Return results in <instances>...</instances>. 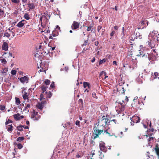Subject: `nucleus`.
I'll use <instances>...</instances> for the list:
<instances>
[{
    "mask_svg": "<svg viewBox=\"0 0 159 159\" xmlns=\"http://www.w3.org/2000/svg\"><path fill=\"white\" fill-rule=\"evenodd\" d=\"M109 118V116L108 115L103 116L102 119L98 121V126L103 128L107 127L108 125H110Z\"/></svg>",
    "mask_w": 159,
    "mask_h": 159,
    "instance_id": "obj_1",
    "label": "nucleus"
},
{
    "mask_svg": "<svg viewBox=\"0 0 159 159\" xmlns=\"http://www.w3.org/2000/svg\"><path fill=\"white\" fill-rule=\"evenodd\" d=\"M117 103H118L117 106L115 107L116 110L117 112V114L121 113V112L124 111L125 107V103L123 101L122 102H116Z\"/></svg>",
    "mask_w": 159,
    "mask_h": 159,
    "instance_id": "obj_2",
    "label": "nucleus"
},
{
    "mask_svg": "<svg viewBox=\"0 0 159 159\" xmlns=\"http://www.w3.org/2000/svg\"><path fill=\"white\" fill-rule=\"evenodd\" d=\"M98 128L100 129L97 128H94V133L95 134V136H94L93 139H95L98 137V135H100L102 133L104 132L103 128L98 126Z\"/></svg>",
    "mask_w": 159,
    "mask_h": 159,
    "instance_id": "obj_3",
    "label": "nucleus"
},
{
    "mask_svg": "<svg viewBox=\"0 0 159 159\" xmlns=\"http://www.w3.org/2000/svg\"><path fill=\"white\" fill-rule=\"evenodd\" d=\"M104 132L106 134H107L109 136H112L115 135L113 131L111 130V129L108 127L103 128Z\"/></svg>",
    "mask_w": 159,
    "mask_h": 159,
    "instance_id": "obj_4",
    "label": "nucleus"
},
{
    "mask_svg": "<svg viewBox=\"0 0 159 159\" xmlns=\"http://www.w3.org/2000/svg\"><path fill=\"white\" fill-rule=\"evenodd\" d=\"M38 115V112H36L34 110H33L32 112V114L31 116V118L33 119L34 120H38L40 119V116H37Z\"/></svg>",
    "mask_w": 159,
    "mask_h": 159,
    "instance_id": "obj_5",
    "label": "nucleus"
},
{
    "mask_svg": "<svg viewBox=\"0 0 159 159\" xmlns=\"http://www.w3.org/2000/svg\"><path fill=\"white\" fill-rule=\"evenodd\" d=\"M80 23L76 21H74L71 25V28L73 30H76L79 28Z\"/></svg>",
    "mask_w": 159,
    "mask_h": 159,
    "instance_id": "obj_6",
    "label": "nucleus"
},
{
    "mask_svg": "<svg viewBox=\"0 0 159 159\" xmlns=\"http://www.w3.org/2000/svg\"><path fill=\"white\" fill-rule=\"evenodd\" d=\"M101 151L106 152L107 151V148L105 146V143L104 142H102L99 144V146Z\"/></svg>",
    "mask_w": 159,
    "mask_h": 159,
    "instance_id": "obj_7",
    "label": "nucleus"
},
{
    "mask_svg": "<svg viewBox=\"0 0 159 159\" xmlns=\"http://www.w3.org/2000/svg\"><path fill=\"white\" fill-rule=\"evenodd\" d=\"M133 120H135V121L132 120L131 121L130 123L131 125H134V123L135 122L136 123H137L140 122V118L138 116H135L133 117Z\"/></svg>",
    "mask_w": 159,
    "mask_h": 159,
    "instance_id": "obj_8",
    "label": "nucleus"
},
{
    "mask_svg": "<svg viewBox=\"0 0 159 159\" xmlns=\"http://www.w3.org/2000/svg\"><path fill=\"white\" fill-rule=\"evenodd\" d=\"M153 32H152L150 34V35H151V36H152V39L153 40V41H154L155 42L159 41V37H157V34L156 33V35H153Z\"/></svg>",
    "mask_w": 159,
    "mask_h": 159,
    "instance_id": "obj_9",
    "label": "nucleus"
},
{
    "mask_svg": "<svg viewBox=\"0 0 159 159\" xmlns=\"http://www.w3.org/2000/svg\"><path fill=\"white\" fill-rule=\"evenodd\" d=\"M147 132L148 135H146L147 137H148V136H151L153 134V133L155 132L154 129L152 128L149 129L147 131Z\"/></svg>",
    "mask_w": 159,
    "mask_h": 159,
    "instance_id": "obj_10",
    "label": "nucleus"
},
{
    "mask_svg": "<svg viewBox=\"0 0 159 159\" xmlns=\"http://www.w3.org/2000/svg\"><path fill=\"white\" fill-rule=\"evenodd\" d=\"M13 116L16 120H20V119H22L24 117L23 116H20V114L19 113L14 115Z\"/></svg>",
    "mask_w": 159,
    "mask_h": 159,
    "instance_id": "obj_11",
    "label": "nucleus"
},
{
    "mask_svg": "<svg viewBox=\"0 0 159 159\" xmlns=\"http://www.w3.org/2000/svg\"><path fill=\"white\" fill-rule=\"evenodd\" d=\"M28 78L25 76H24V77H21L20 79V81L22 83H27L28 82Z\"/></svg>",
    "mask_w": 159,
    "mask_h": 159,
    "instance_id": "obj_12",
    "label": "nucleus"
},
{
    "mask_svg": "<svg viewBox=\"0 0 159 159\" xmlns=\"http://www.w3.org/2000/svg\"><path fill=\"white\" fill-rule=\"evenodd\" d=\"M40 19L41 22V23H46V22L48 21V19H47L46 16H45L43 15L40 17Z\"/></svg>",
    "mask_w": 159,
    "mask_h": 159,
    "instance_id": "obj_13",
    "label": "nucleus"
},
{
    "mask_svg": "<svg viewBox=\"0 0 159 159\" xmlns=\"http://www.w3.org/2000/svg\"><path fill=\"white\" fill-rule=\"evenodd\" d=\"M2 49L5 51H7L8 48V45L7 42H4L2 44Z\"/></svg>",
    "mask_w": 159,
    "mask_h": 159,
    "instance_id": "obj_14",
    "label": "nucleus"
},
{
    "mask_svg": "<svg viewBox=\"0 0 159 159\" xmlns=\"http://www.w3.org/2000/svg\"><path fill=\"white\" fill-rule=\"evenodd\" d=\"M41 61V62H40V66L43 70V69L45 71L47 68H48V65L47 64L45 65L44 62H42V61Z\"/></svg>",
    "mask_w": 159,
    "mask_h": 159,
    "instance_id": "obj_15",
    "label": "nucleus"
},
{
    "mask_svg": "<svg viewBox=\"0 0 159 159\" xmlns=\"http://www.w3.org/2000/svg\"><path fill=\"white\" fill-rule=\"evenodd\" d=\"M26 21L25 20H22L19 22L16 25V26L19 28L22 27L25 24V23Z\"/></svg>",
    "mask_w": 159,
    "mask_h": 159,
    "instance_id": "obj_16",
    "label": "nucleus"
},
{
    "mask_svg": "<svg viewBox=\"0 0 159 159\" xmlns=\"http://www.w3.org/2000/svg\"><path fill=\"white\" fill-rule=\"evenodd\" d=\"M149 137V138L148 139V144L150 146L151 144L154 141V140L155 139L154 137H152L151 136Z\"/></svg>",
    "mask_w": 159,
    "mask_h": 159,
    "instance_id": "obj_17",
    "label": "nucleus"
},
{
    "mask_svg": "<svg viewBox=\"0 0 159 159\" xmlns=\"http://www.w3.org/2000/svg\"><path fill=\"white\" fill-rule=\"evenodd\" d=\"M100 76H101L102 79H105L107 78L108 77L107 76L106 73L104 71H102L100 74Z\"/></svg>",
    "mask_w": 159,
    "mask_h": 159,
    "instance_id": "obj_18",
    "label": "nucleus"
},
{
    "mask_svg": "<svg viewBox=\"0 0 159 159\" xmlns=\"http://www.w3.org/2000/svg\"><path fill=\"white\" fill-rule=\"evenodd\" d=\"M153 40L152 39L150 40V41H148V44L149 46L151 48H153L155 46V43H154Z\"/></svg>",
    "mask_w": 159,
    "mask_h": 159,
    "instance_id": "obj_19",
    "label": "nucleus"
},
{
    "mask_svg": "<svg viewBox=\"0 0 159 159\" xmlns=\"http://www.w3.org/2000/svg\"><path fill=\"white\" fill-rule=\"evenodd\" d=\"M147 54H148V57L149 60L153 61L155 60V57L153 54L151 55L150 54H149L148 53H147Z\"/></svg>",
    "mask_w": 159,
    "mask_h": 159,
    "instance_id": "obj_20",
    "label": "nucleus"
},
{
    "mask_svg": "<svg viewBox=\"0 0 159 159\" xmlns=\"http://www.w3.org/2000/svg\"><path fill=\"white\" fill-rule=\"evenodd\" d=\"M13 126L12 125H6V129L9 132H11L13 130Z\"/></svg>",
    "mask_w": 159,
    "mask_h": 159,
    "instance_id": "obj_21",
    "label": "nucleus"
},
{
    "mask_svg": "<svg viewBox=\"0 0 159 159\" xmlns=\"http://www.w3.org/2000/svg\"><path fill=\"white\" fill-rule=\"evenodd\" d=\"M154 150L156 153L159 159V148L158 147V144L156 145L155 147Z\"/></svg>",
    "mask_w": 159,
    "mask_h": 159,
    "instance_id": "obj_22",
    "label": "nucleus"
},
{
    "mask_svg": "<svg viewBox=\"0 0 159 159\" xmlns=\"http://www.w3.org/2000/svg\"><path fill=\"white\" fill-rule=\"evenodd\" d=\"M37 108L42 110L43 107V104L42 102H39L36 105Z\"/></svg>",
    "mask_w": 159,
    "mask_h": 159,
    "instance_id": "obj_23",
    "label": "nucleus"
},
{
    "mask_svg": "<svg viewBox=\"0 0 159 159\" xmlns=\"http://www.w3.org/2000/svg\"><path fill=\"white\" fill-rule=\"evenodd\" d=\"M28 7L30 9H34L35 8V6L34 3H30L28 4Z\"/></svg>",
    "mask_w": 159,
    "mask_h": 159,
    "instance_id": "obj_24",
    "label": "nucleus"
},
{
    "mask_svg": "<svg viewBox=\"0 0 159 159\" xmlns=\"http://www.w3.org/2000/svg\"><path fill=\"white\" fill-rule=\"evenodd\" d=\"M139 55L141 57H143L145 56L147 57V55L145 53H144V52L141 50H139Z\"/></svg>",
    "mask_w": 159,
    "mask_h": 159,
    "instance_id": "obj_25",
    "label": "nucleus"
},
{
    "mask_svg": "<svg viewBox=\"0 0 159 159\" xmlns=\"http://www.w3.org/2000/svg\"><path fill=\"white\" fill-rule=\"evenodd\" d=\"M148 21L147 20H143L141 21L140 22V24L141 25H145L146 24H147V25H148Z\"/></svg>",
    "mask_w": 159,
    "mask_h": 159,
    "instance_id": "obj_26",
    "label": "nucleus"
},
{
    "mask_svg": "<svg viewBox=\"0 0 159 159\" xmlns=\"http://www.w3.org/2000/svg\"><path fill=\"white\" fill-rule=\"evenodd\" d=\"M15 99L16 104L17 105L20 104V101L19 98H18L16 97Z\"/></svg>",
    "mask_w": 159,
    "mask_h": 159,
    "instance_id": "obj_27",
    "label": "nucleus"
},
{
    "mask_svg": "<svg viewBox=\"0 0 159 159\" xmlns=\"http://www.w3.org/2000/svg\"><path fill=\"white\" fill-rule=\"evenodd\" d=\"M24 17L25 19L27 20H29L30 19L29 15L27 13H25L24 14Z\"/></svg>",
    "mask_w": 159,
    "mask_h": 159,
    "instance_id": "obj_28",
    "label": "nucleus"
},
{
    "mask_svg": "<svg viewBox=\"0 0 159 159\" xmlns=\"http://www.w3.org/2000/svg\"><path fill=\"white\" fill-rule=\"evenodd\" d=\"M47 87L46 86L44 85H43L41 87V90L42 91L43 93H44V92H45L47 88Z\"/></svg>",
    "mask_w": 159,
    "mask_h": 159,
    "instance_id": "obj_29",
    "label": "nucleus"
},
{
    "mask_svg": "<svg viewBox=\"0 0 159 159\" xmlns=\"http://www.w3.org/2000/svg\"><path fill=\"white\" fill-rule=\"evenodd\" d=\"M30 107V105L29 104H28L25 107V108L23 111H26L27 112H28L29 111V109Z\"/></svg>",
    "mask_w": 159,
    "mask_h": 159,
    "instance_id": "obj_30",
    "label": "nucleus"
},
{
    "mask_svg": "<svg viewBox=\"0 0 159 159\" xmlns=\"http://www.w3.org/2000/svg\"><path fill=\"white\" fill-rule=\"evenodd\" d=\"M28 95L27 94V93L25 92H24V93L23 97V98L25 100V99H28Z\"/></svg>",
    "mask_w": 159,
    "mask_h": 159,
    "instance_id": "obj_31",
    "label": "nucleus"
},
{
    "mask_svg": "<svg viewBox=\"0 0 159 159\" xmlns=\"http://www.w3.org/2000/svg\"><path fill=\"white\" fill-rule=\"evenodd\" d=\"M136 36L137 38H139V39L142 38V35L139 32H137L136 34Z\"/></svg>",
    "mask_w": 159,
    "mask_h": 159,
    "instance_id": "obj_32",
    "label": "nucleus"
},
{
    "mask_svg": "<svg viewBox=\"0 0 159 159\" xmlns=\"http://www.w3.org/2000/svg\"><path fill=\"white\" fill-rule=\"evenodd\" d=\"M25 138L24 137H20L17 138L16 139L17 141L20 142L24 139Z\"/></svg>",
    "mask_w": 159,
    "mask_h": 159,
    "instance_id": "obj_33",
    "label": "nucleus"
},
{
    "mask_svg": "<svg viewBox=\"0 0 159 159\" xmlns=\"http://www.w3.org/2000/svg\"><path fill=\"white\" fill-rule=\"evenodd\" d=\"M93 30V25H90L88 27L87 30L88 31H91V32H92Z\"/></svg>",
    "mask_w": 159,
    "mask_h": 159,
    "instance_id": "obj_34",
    "label": "nucleus"
},
{
    "mask_svg": "<svg viewBox=\"0 0 159 159\" xmlns=\"http://www.w3.org/2000/svg\"><path fill=\"white\" fill-rule=\"evenodd\" d=\"M3 36L4 37H7V38H9L10 36V34L8 33L7 31H6V32L4 34Z\"/></svg>",
    "mask_w": 159,
    "mask_h": 159,
    "instance_id": "obj_35",
    "label": "nucleus"
},
{
    "mask_svg": "<svg viewBox=\"0 0 159 159\" xmlns=\"http://www.w3.org/2000/svg\"><path fill=\"white\" fill-rule=\"evenodd\" d=\"M78 103L80 106L83 107V100L82 99H80L79 100Z\"/></svg>",
    "mask_w": 159,
    "mask_h": 159,
    "instance_id": "obj_36",
    "label": "nucleus"
},
{
    "mask_svg": "<svg viewBox=\"0 0 159 159\" xmlns=\"http://www.w3.org/2000/svg\"><path fill=\"white\" fill-rule=\"evenodd\" d=\"M137 67V65L136 64V62H135V64L133 65H130L129 66V67L132 70H134L135 67Z\"/></svg>",
    "mask_w": 159,
    "mask_h": 159,
    "instance_id": "obj_37",
    "label": "nucleus"
},
{
    "mask_svg": "<svg viewBox=\"0 0 159 159\" xmlns=\"http://www.w3.org/2000/svg\"><path fill=\"white\" fill-rule=\"evenodd\" d=\"M17 129L20 131H23V128L22 125H21L18 126L17 127Z\"/></svg>",
    "mask_w": 159,
    "mask_h": 159,
    "instance_id": "obj_38",
    "label": "nucleus"
},
{
    "mask_svg": "<svg viewBox=\"0 0 159 159\" xmlns=\"http://www.w3.org/2000/svg\"><path fill=\"white\" fill-rule=\"evenodd\" d=\"M106 61V59L105 58L103 59L102 60H100L99 62V65H100Z\"/></svg>",
    "mask_w": 159,
    "mask_h": 159,
    "instance_id": "obj_39",
    "label": "nucleus"
},
{
    "mask_svg": "<svg viewBox=\"0 0 159 159\" xmlns=\"http://www.w3.org/2000/svg\"><path fill=\"white\" fill-rule=\"evenodd\" d=\"M44 83L47 85H49L50 83V81L46 79L45 80Z\"/></svg>",
    "mask_w": 159,
    "mask_h": 159,
    "instance_id": "obj_40",
    "label": "nucleus"
},
{
    "mask_svg": "<svg viewBox=\"0 0 159 159\" xmlns=\"http://www.w3.org/2000/svg\"><path fill=\"white\" fill-rule=\"evenodd\" d=\"M100 152V154L99 155V158L102 159L104 157V155L101 152H100V151L99 152Z\"/></svg>",
    "mask_w": 159,
    "mask_h": 159,
    "instance_id": "obj_41",
    "label": "nucleus"
},
{
    "mask_svg": "<svg viewBox=\"0 0 159 159\" xmlns=\"http://www.w3.org/2000/svg\"><path fill=\"white\" fill-rule=\"evenodd\" d=\"M89 83L84 82H83V85L84 88H85L86 87H87V86L88 85Z\"/></svg>",
    "mask_w": 159,
    "mask_h": 159,
    "instance_id": "obj_42",
    "label": "nucleus"
},
{
    "mask_svg": "<svg viewBox=\"0 0 159 159\" xmlns=\"http://www.w3.org/2000/svg\"><path fill=\"white\" fill-rule=\"evenodd\" d=\"M5 108V106L3 105H0V110H4Z\"/></svg>",
    "mask_w": 159,
    "mask_h": 159,
    "instance_id": "obj_43",
    "label": "nucleus"
},
{
    "mask_svg": "<svg viewBox=\"0 0 159 159\" xmlns=\"http://www.w3.org/2000/svg\"><path fill=\"white\" fill-rule=\"evenodd\" d=\"M12 121L10 120H8L7 121H6L5 122V125H7L8 124L10 123H12Z\"/></svg>",
    "mask_w": 159,
    "mask_h": 159,
    "instance_id": "obj_44",
    "label": "nucleus"
},
{
    "mask_svg": "<svg viewBox=\"0 0 159 159\" xmlns=\"http://www.w3.org/2000/svg\"><path fill=\"white\" fill-rule=\"evenodd\" d=\"M158 75V73L157 72H155L154 75L152 76L153 78L154 79L157 78V76Z\"/></svg>",
    "mask_w": 159,
    "mask_h": 159,
    "instance_id": "obj_45",
    "label": "nucleus"
},
{
    "mask_svg": "<svg viewBox=\"0 0 159 159\" xmlns=\"http://www.w3.org/2000/svg\"><path fill=\"white\" fill-rule=\"evenodd\" d=\"M70 123L69 122H67L66 124H64L63 126L64 127H68L70 126Z\"/></svg>",
    "mask_w": 159,
    "mask_h": 159,
    "instance_id": "obj_46",
    "label": "nucleus"
},
{
    "mask_svg": "<svg viewBox=\"0 0 159 159\" xmlns=\"http://www.w3.org/2000/svg\"><path fill=\"white\" fill-rule=\"evenodd\" d=\"M11 2L16 4L18 3L19 2V0H11Z\"/></svg>",
    "mask_w": 159,
    "mask_h": 159,
    "instance_id": "obj_47",
    "label": "nucleus"
},
{
    "mask_svg": "<svg viewBox=\"0 0 159 159\" xmlns=\"http://www.w3.org/2000/svg\"><path fill=\"white\" fill-rule=\"evenodd\" d=\"M45 16H46L47 19H49L50 18V16L48 15L47 13H45L43 15Z\"/></svg>",
    "mask_w": 159,
    "mask_h": 159,
    "instance_id": "obj_48",
    "label": "nucleus"
},
{
    "mask_svg": "<svg viewBox=\"0 0 159 159\" xmlns=\"http://www.w3.org/2000/svg\"><path fill=\"white\" fill-rule=\"evenodd\" d=\"M17 147L19 149H20L23 147V146L21 144L18 143L17 145Z\"/></svg>",
    "mask_w": 159,
    "mask_h": 159,
    "instance_id": "obj_49",
    "label": "nucleus"
},
{
    "mask_svg": "<svg viewBox=\"0 0 159 159\" xmlns=\"http://www.w3.org/2000/svg\"><path fill=\"white\" fill-rule=\"evenodd\" d=\"M102 27L101 25H98L97 27V30L98 32H100V30L102 29Z\"/></svg>",
    "mask_w": 159,
    "mask_h": 159,
    "instance_id": "obj_50",
    "label": "nucleus"
},
{
    "mask_svg": "<svg viewBox=\"0 0 159 159\" xmlns=\"http://www.w3.org/2000/svg\"><path fill=\"white\" fill-rule=\"evenodd\" d=\"M80 121L78 120H76L75 122V125H78L79 127L80 126Z\"/></svg>",
    "mask_w": 159,
    "mask_h": 159,
    "instance_id": "obj_51",
    "label": "nucleus"
},
{
    "mask_svg": "<svg viewBox=\"0 0 159 159\" xmlns=\"http://www.w3.org/2000/svg\"><path fill=\"white\" fill-rule=\"evenodd\" d=\"M113 122L114 124H116L117 123V120L116 119H113L110 120V122Z\"/></svg>",
    "mask_w": 159,
    "mask_h": 159,
    "instance_id": "obj_52",
    "label": "nucleus"
},
{
    "mask_svg": "<svg viewBox=\"0 0 159 159\" xmlns=\"http://www.w3.org/2000/svg\"><path fill=\"white\" fill-rule=\"evenodd\" d=\"M1 61H2V63L4 64H6L7 62V61L4 58H3V59H2Z\"/></svg>",
    "mask_w": 159,
    "mask_h": 159,
    "instance_id": "obj_53",
    "label": "nucleus"
},
{
    "mask_svg": "<svg viewBox=\"0 0 159 159\" xmlns=\"http://www.w3.org/2000/svg\"><path fill=\"white\" fill-rule=\"evenodd\" d=\"M11 74L12 75H15L16 73V71L15 70H12L11 72Z\"/></svg>",
    "mask_w": 159,
    "mask_h": 159,
    "instance_id": "obj_54",
    "label": "nucleus"
},
{
    "mask_svg": "<svg viewBox=\"0 0 159 159\" xmlns=\"http://www.w3.org/2000/svg\"><path fill=\"white\" fill-rule=\"evenodd\" d=\"M52 93L51 92H49L48 94L47 97L49 98H50L52 96Z\"/></svg>",
    "mask_w": 159,
    "mask_h": 159,
    "instance_id": "obj_55",
    "label": "nucleus"
},
{
    "mask_svg": "<svg viewBox=\"0 0 159 159\" xmlns=\"http://www.w3.org/2000/svg\"><path fill=\"white\" fill-rule=\"evenodd\" d=\"M116 32L115 31H112L111 33L110 34V35L112 37L114 35L115 33Z\"/></svg>",
    "mask_w": 159,
    "mask_h": 159,
    "instance_id": "obj_56",
    "label": "nucleus"
},
{
    "mask_svg": "<svg viewBox=\"0 0 159 159\" xmlns=\"http://www.w3.org/2000/svg\"><path fill=\"white\" fill-rule=\"evenodd\" d=\"M55 87L54 86V82H52V83L50 85V87H51L52 88H53Z\"/></svg>",
    "mask_w": 159,
    "mask_h": 159,
    "instance_id": "obj_57",
    "label": "nucleus"
},
{
    "mask_svg": "<svg viewBox=\"0 0 159 159\" xmlns=\"http://www.w3.org/2000/svg\"><path fill=\"white\" fill-rule=\"evenodd\" d=\"M113 65L116 66L117 65V62L116 61H114L113 62Z\"/></svg>",
    "mask_w": 159,
    "mask_h": 159,
    "instance_id": "obj_58",
    "label": "nucleus"
},
{
    "mask_svg": "<svg viewBox=\"0 0 159 159\" xmlns=\"http://www.w3.org/2000/svg\"><path fill=\"white\" fill-rule=\"evenodd\" d=\"M88 42V40H86L85 41L84 43L83 44V45H86L87 44V43Z\"/></svg>",
    "mask_w": 159,
    "mask_h": 159,
    "instance_id": "obj_59",
    "label": "nucleus"
},
{
    "mask_svg": "<svg viewBox=\"0 0 159 159\" xmlns=\"http://www.w3.org/2000/svg\"><path fill=\"white\" fill-rule=\"evenodd\" d=\"M22 126H23V128H24V129H27L29 128L28 126H25V125H23V126L22 125Z\"/></svg>",
    "mask_w": 159,
    "mask_h": 159,
    "instance_id": "obj_60",
    "label": "nucleus"
},
{
    "mask_svg": "<svg viewBox=\"0 0 159 159\" xmlns=\"http://www.w3.org/2000/svg\"><path fill=\"white\" fill-rule=\"evenodd\" d=\"M102 32L101 35H102V36L104 34V31L105 30V29H102Z\"/></svg>",
    "mask_w": 159,
    "mask_h": 159,
    "instance_id": "obj_61",
    "label": "nucleus"
},
{
    "mask_svg": "<svg viewBox=\"0 0 159 159\" xmlns=\"http://www.w3.org/2000/svg\"><path fill=\"white\" fill-rule=\"evenodd\" d=\"M92 96L94 98H95L96 94L95 93H93L92 94Z\"/></svg>",
    "mask_w": 159,
    "mask_h": 159,
    "instance_id": "obj_62",
    "label": "nucleus"
},
{
    "mask_svg": "<svg viewBox=\"0 0 159 159\" xmlns=\"http://www.w3.org/2000/svg\"><path fill=\"white\" fill-rule=\"evenodd\" d=\"M52 37H55L57 35L53 32L52 34Z\"/></svg>",
    "mask_w": 159,
    "mask_h": 159,
    "instance_id": "obj_63",
    "label": "nucleus"
},
{
    "mask_svg": "<svg viewBox=\"0 0 159 159\" xmlns=\"http://www.w3.org/2000/svg\"><path fill=\"white\" fill-rule=\"evenodd\" d=\"M95 59L94 57L92 60H91V62H93L95 61Z\"/></svg>",
    "mask_w": 159,
    "mask_h": 159,
    "instance_id": "obj_64",
    "label": "nucleus"
}]
</instances>
